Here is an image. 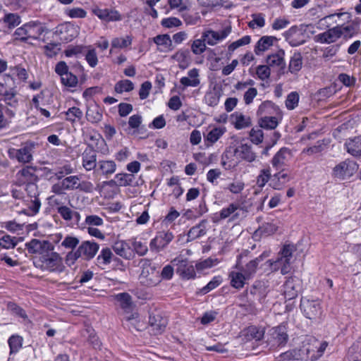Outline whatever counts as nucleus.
<instances>
[{"mask_svg": "<svg viewBox=\"0 0 361 361\" xmlns=\"http://www.w3.org/2000/svg\"><path fill=\"white\" fill-rule=\"evenodd\" d=\"M113 253L110 248H102L100 253L97 257V265L99 267H104L111 262Z\"/></svg>", "mask_w": 361, "mask_h": 361, "instance_id": "obj_49", "label": "nucleus"}, {"mask_svg": "<svg viewBox=\"0 0 361 361\" xmlns=\"http://www.w3.org/2000/svg\"><path fill=\"white\" fill-rule=\"evenodd\" d=\"M180 83L183 85V89L188 87H195L200 83L199 79V70L197 68H192L188 72L187 77H183L180 80Z\"/></svg>", "mask_w": 361, "mask_h": 361, "instance_id": "obj_32", "label": "nucleus"}, {"mask_svg": "<svg viewBox=\"0 0 361 361\" xmlns=\"http://www.w3.org/2000/svg\"><path fill=\"white\" fill-rule=\"evenodd\" d=\"M228 278L231 281V286L238 290L243 288L246 281L250 280L245 277L244 273L240 270L231 271L228 274Z\"/></svg>", "mask_w": 361, "mask_h": 361, "instance_id": "obj_36", "label": "nucleus"}, {"mask_svg": "<svg viewBox=\"0 0 361 361\" xmlns=\"http://www.w3.org/2000/svg\"><path fill=\"white\" fill-rule=\"evenodd\" d=\"M357 164L351 160L343 161L337 164L333 170V175L339 179H345L352 176L357 170Z\"/></svg>", "mask_w": 361, "mask_h": 361, "instance_id": "obj_12", "label": "nucleus"}, {"mask_svg": "<svg viewBox=\"0 0 361 361\" xmlns=\"http://www.w3.org/2000/svg\"><path fill=\"white\" fill-rule=\"evenodd\" d=\"M33 264L44 271L61 273L65 269L62 257L59 253L51 251L44 257H35Z\"/></svg>", "mask_w": 361, "mask_h": 361, "instance_id": "obj_3", "label": "nucleus"}, {"mask_svg": "<svg viewBox=\"0 0 361 361\" xmlns=\"http://www.w3.org/2000/svg\"><path fill=\"white\" fill-rule=\"evenodd\" d=\"M231 27H226L219 31H214L212 30H205L202 34L206 43L210 46L216 44L219 42L224 39L231 33Z\"/></svg>", "mask_w": 361, "mask_h": 361, "instance_id": "obj_16", "label": "nucleus"}, {"mask_svg": "<svg viewBox=\"0 0 361 361\" xmlns=\"http://www.w3.org/2000/svg\"><path fill=\"white\" fill-rule=\"evenodd\" d=\"M269 256V252H264L255 259H252L249 262H247L245 267H239V264L238 263H237L236 268L242 271L245 275L246 278L250 279L256 274L259 264Z\"/></svg>", "mask_w": 361, "mask_h": 361, "instance_id": "obj_20", "label": "nucleus"}, {"mask_svg": "<svg viewBox=\"0 0 361 361\" xmlns=\"http://www.w3.org/2000/svg\"><path fill=\"white\" fill-rule=\"evenodd\" d=\"M283 294L287 300H292L297 297L298 290L293 279H288L283 286Z\"/></svg>", "mask_w": 361, "mask_h": 361, "instance_id": "obj_43", "label": "nucleus"}, {"mask_svg": "<svg viewBox=\"0 0 361 361\" xmlns=\"http://www.w3.org/2000/svg\"><path fill=\"white\" fill-rule=\"evenodd\" d=\"M226 132L225 126H215L212 128L207 135H204L207 145H212L216 143Z\"/></svg>", "mask_w": 361, "mask_h": 361, "instance_id": "obj_34", "label": "nucleus"}, {"mask_svg": "<svg viewBox=\"0 0 361 361\" xmlns=\"http://www.w3.org/2000/svg\"><path fill=\"white\" fill-rule=\"evenodd\" d=\"M25 191L26 198L21 203L23 207L20 212L29 216H34L39 213L42 205L39 198L38 187L37 185H30Z\"/></svg>", "mask_w": 361, "mask_h": 361, "instance_id": "obj_4", "label": "nucleus"}, {"mask_svg": "<svg viewBox=\"0 0 361 361\" xmlns=\"http://www.w3.org/2000/svg\"><path fill=\"white\" fill-rule=\"evenodd\" d=\"M290 180V178L286 173L281 171L271 176L269 186L274 190L283 189L286 184Z\"/></svg>", "mask_w": 361, "mask_h": 361, "instance_id": "obj_35", "label": "nucleus"}, {"mask_svg": "<svg viewBox=\"0 0 361 361\" xmlns=\"http://www.w3.org/2000/svg\"><path fill=\"white\" fill-rule=\"evenodd\" d=\"M207 220L203 219L198 224L192 226L188 232V241H192L200 237H202L207 233Z\"/></svg>", "mask_w": 361, "mask_h": 361, "instance_id": "obj_31", "label": "nucleus"}, {"mask_svg": "<svg viewBox=\"0 0 361 361\" xmlns=\"http://www.w3.org/2000/svg\"><path fill=\"white\" fill-rule=\"evenodd\" d=\"M130 243L131 247H133V250H134L139 256H144L147 254L148 247L146 243L137 240L135 238L130 239Z\"/></svg>", "mask_w": 361, "mask_h": 361, "instance_id": "obj_55", "label": "nucleus"}, {"mask_svg": "<svg viewBox=\"0 0 361 361\" xmlns=\"http://www.w3.org/2000/svg\"><path fill=\"white\" fill-rule=\"evenodd\" d=\"M92 13L106 23L119 21L122 19L120 13L115 9L101 8L96 6L92 8Z\"/></svg>", "mask_w": 361, "mask_h": 361, "instance_id": "obj_17", "label": "nucleus"}, {"mask_svg": "<svg viewBox=\"0 0 361 361\" xmlns=\"http://www.w3.org/2000/svg\"><path fill=\"white\" fill-rule=\"evenodd\" d=\"M230 122L236 130H241L251 126V119L250 116L244 115L243 113L235 111L231 114Z\"/></svg>", "mask_w": 361, "mask_h": 361, "instance_id": "obj_27", "label": "nucleus"}, {"mask_svg": "<svg viewBox=\"0 0 361 361\" xmlns=\"http://www.w3.org/2000/svg\"><path fill=\"white\" fill-rule=\"evenodd\" d=\"M342 36L340 26L337 25L326 31L319 33L314 37V41L322 44H331L335 42Z\"/></svg>", "mask_w": 361, "mask_h": 361, "instance_id": "obj_21", "label": "nucleus"}, {"mask_svg": "<svg viewBox=\"0 0 361 361\" xmlns=\"http://www.w3.org/2000/svg\"><path fill=\"white\" fill-rule=\"evenodd\" d=\"M37 144L33 141H27L20 148H10L8 154L11 159L16 160L18 162L26 164L31 163L33 160V154Z\"/></svg>", "mask_w": 361, "mask_h": 361, "instance_id": "obj_6", "label": "nucleus"}, {"mask_svg": "<svg viewBox=\"0 0 361 361\" xmlns=\"http://www.w3.org/2000/svg\"><path fill=\"white\" fill-rule=\"evenodd\" d=\"M222 280L221 276H214L205 286H204L201 290L200 292L202 294H206L211 290H214L216 287H218Z\"/></svg>", "mask_w": 361, "mask_h": 361, "instance_id": "obj_63", "label": "nucleus"}, {"mask_svg": "<svg viewBox=\"0 0 361 361\" xmlns=\"http://www.w3.org/2000/svg\"><path fill=\"white\" fill-rule=\"evenodd\" d=\"M349 361H361V349L358 346H351L348 353Z\"/></svg>", "mask_w": 361, "mask_h": 361, "instance_id": "obj_64", "label": "nucleus"}, {"mask_svg": "<svg viewBox=\"0 0 361 361\" xmlns=\"http://www.w3.org/2000/svg\"><path fill=\"white\" fill-rule=\"evenodd\" d=\"M271 178L270 168L263 169L257 177L256 185L258 188H262L269 181H271Z\"/></svg>", "mask_w": 361, "mask_h": 361, "instance_id": "obj_51", "label": "nucleus"}, {"mask_svg": "<svg viewBox=\"0 0 361 361\" xmlns=\"http://www.w3.org/2000/svg\"><path fill=\"white\" fill-rule=\"evenodd\" d=\"M234 156L241 161L252 162L256 159V153L253 151L251 145L240 143L234 149Z\"/></svg>", "mask_w": 361, "mask_h": 361, "instance_id": "obj_19", "label": "nucleus"}, {"mask_svg": "<svg viewBox=\"0 0 361 361\" xmlns=\"http://www.w3.org/2000/svg\"><path fill=\"white\" fill-rule=\"evenodd\" d=\"M305 350L307 353L308 351L305 349H293L292 350L286 351L279 355L278 361H295L302 360L305 358L303 355Z\"/></svg>", "mask_w": 361, "mask_h": 361, "instance_id": "obj_39", "label": "nucleus"}, {"mask_svg": "<svg viewBox=\"0 0 361 361\" xmlns=\"http://www.w3.org/2000/svg\"><path fill=\"white\" fill-rule=\"evenodd\" d=\"M61 83L68 87H76L78 83V79L76 75L68 72L61 78Z\"/></svg>", "mask_w": 361, "mask_h": 361, "instance_id": "obj_60", "label": "nucleus"}, {"mask_svg": "<svg viewBox=\"0 0 361 361\" xmlns=\"http://www.w3.org/2000/svg\"><path fill=\"white\" fill-rule=\"evenodd\" d=\"M99 250V245L94 240L82 241L75 250L68 252L65 262L68 267L73 265L79 258L86 261L92 259Z\"/></svg>", "mask_w": 361, "mask_h": 361, "instance_id": "obj_1", "label": "nucleus"}, {"mask_svg": "<svg viewBox=\"0 0 361 361\" xmlns=\"http://www.w3.org/2000/svg\"><path fill=\"white\" fill-rule=\"evenodd\" d=\"M61 245L64 248L71 250V251L75 250L80 245V240L75 236L68 235L62 240Z\"/></svg>", "mask_w": 361, "mask_h": 361, "instance_id": "obj_54", "label": "nucleus"}, {"mask_svg": "<svg viewBox=\"0 0 361 361\" xmlns=\"http://www.w3.org/2000/svg\"><path fill=\"white\" fill-rule=\"evenodd\" d=\"M206 42L201 36L200 39H195L191 43V51L195 55H200L206 50Z\"/></svg>", "mask_w": 361, "mask_h": 361, "instance_id": "obj_57", "label": "nucleus"}, {"mask_svg": "<svg viewBox=\"0 0 361 361\" xmlns=\"http://www.w3.org/2000/svg\"><path fill=\"white\" fill-rule=\"evenodd\" d=\"M115 178L117 180L118 187H126L133 185L135 176L133 174L122 173H117Z\"/></svg>", "mask_w": 361, "mask_h": 361, "instance_id": "obj_52", "label": "nucleus"}, {"mask_svg": "<svg viewBox=\"0 0 361 361\" xmlns=\"http://www.w3.org/2000/svg\"><path fill=\"white\" fill-rule=\"evenodd\" d=\"M14 117L11 110H8L3 104H0V130L8 127Z\"/></svg>", "mask_w": 361, "mask_h": 361, "instance_id": "obj_41", "label": "nucleus"}, {"mask_svg": "<svg viewBox=\"0 0 361 361\" xmlns=\"http://www.w3.org/2000/svg\"><path fill=\"white\" fill-rule=\"evenodd\" d=\"M271 339L275 344L284 345L288 341L287 330L284 325H279L270 330Z\"/></svg>", "mask_w": 361, "mask_h": 361, "instance_id": "obj_28", "label": "nucleus"}, {"mask_svg": "<svg viewBox=\"0 0 361 361\" xmlns=\"http://www.w3.org/2000/svg\"><path fill=\"white\" fill-rule=\"evenodd\" d=\"M171 59L178 63L180 69H186L192 62L190 51L188 49L182 48L178 49Z\"/></svg>", "mask_w": 361, "mask_h": 361, "instance_id": "obj_25", "label": "nucleus"}, {"mask_svg": "<svg viewBox=\"0 0 361 361\" xmlns=\"http://www.w3.org/2000/svg\"><path fill=\"white\" fill-rule=\"evenodd\" d=\"M132 43V39L130 37L127 36L126 38L116 37L111 41V49L110 52H112L113 48L123 49L129 47Z\"/></svg>", "mask_w": 361, "mask_h": 361, "instance_id": "obj_58", "label": "nucleus"}, {"mask_svg": "<svg viewBox=\"0 0 361 361\" xmlns=\"http://www.w3.org/2000/svg\"><path fill=\"white\" fill-rule=\"evenodd\" d=\"M154 42L158 47V51L160 52H169L174 49L172 39L167 34L157 35L153 39Z\"/></svg>", "mask_w": 361, "mask_h": 361, "instance_id": "obj_30", "label": "nucleus"}, {"mask_svg": "<svg viewBox=\"0 0 361 361\" xmlns=\"http://www.w3.org/2000/svg\"><path fill=\"white\" fill-rule=\"evenodd\" d=\"M23 338L18 335H12L8 340L10 348V354L16 353L20 350L23 345Z\"/></svg>", "mask_w": 361, "mask_h": 361, "instance_id": "obj_50", "label": "nucleus"}, {"mask_svg": "<svg viewBox=\"0 0 361 361\" xmlns=\"http://www.w3.org/2000/svg\"><path fill=\"white\" fill-rule=\"evenodd\" d=\"M300 309L305 317L311 320L319 319L323 312L320 300L306 298L301 299Z\"/></svg>", "mask_w": 361, "mask_h": 361, "instance_id": "obj_9", "label": "nucleus"}, {"mask_svg": "<svg viewBox=\"0 0 361 361\" xmlns=\"http://www.w3.org/2000/svg\"><path fill=\"white\" fill-rule=\"evenodd\" d=\"M252 20L248 23V26L250 28L263 27L265 25L264 16L262 13L253 14L252 16Z\"/></svg>", "mask_w": 361, "mask_h": 361, "instance_id": "obj_61", "label": "nucleus"}, {"mask_svg": "<svg viewBox=\"0 0 361 361\" xmlns=\"http://www.w3.org/2000/svg\"><path fill=\"white\" fill-rule=\"evenodd\" d=\"M16 94V92L13 89L6 90L4 87V84L0 82V102H4L3 105L8 110H11L14 116H16L18 106V99Z\"/></svg>", "mask_w": 361, "mask_h": 361, "instance_id": "obj_11", "label": "nucleus"}, {"mask_svg": "<svg viewBox=\"0 0 361 361\" xmlns=\"http://www.w3.org/2000/svg\"><path fill=\"white\" fill-rule=\"evenodd\" d=\"M116 305L122 310L124 319L135 325L138 322V313L135 311L132 297L128 293H120L114 295Z\"/></svg>", "mask_w": 361, "mask_h": 361, "instance_id": "obj_5", "label": "nucleus"}, {"mask_svg": "<svg viewBox=\"0 0 361 361\" xmlns=\"http://www.w3.org/2000/svg\"><path fill=\"white\" fill-rule=\"evenodd\" d=\"M171 262L178 267L177 271L183 279L190 280L195 278V267L193 265L189 264L186 259L176 257Z\"/></svg>", "mask_w": 361, "mask_h": 361, "instance_id": "obj_15", "label": "nucleus"}, {"mask_svg": "<svg viewBox=\"0 0 361 361\" xmlns=\"http://www.w3.org/2000/svg\"><path fill=\"white\" fill-rule=\"evenodd\" d=\"M25 245L30 253L38 254L39 257H44L54 249V245L49 241L38 239H32Z\"/></svg>", "mask_w": 361, "mask_h": 361, "instance_id": "obj_13", "label": "nucleus"}, {"mask_svg": "<svg viewBox=\"0 0 361 361\" xmlns=\"http://www.w3.org/2000/svg\"><path fill=\"white\" fill-rule=\"evenodd\" d=\"M134 89V84L129 80H122L117 82L114 90L117 93L128 92Z\"/></svg>", "mask_w": 361, "mask_h": 361, "instance_id": "obj_56", "label": "nucleus"}, {"mask_svg": "<svg viewBox=\"0 0 361 361\" xmlns=\"http://www.w3.org/2000/svg\"><path fill=\"white\" fill-rule=\"evenodd\" d=\"M259 126L267 130L275 129L278 124V120L275 116H264L259 121Z\"/></svg>", "mask_w": 361, "mask_h": 361, "instance_id": "obj_53", "label": "nucleus"}, {"mask_svg": "<svg viewBox=\"0 0 361 361\" xmlns=\"http://www.w3.org/2000/svg\"><path fill=\"white\" fill-rule=\"evenodd\" d=\"M244 335L247 340L260 341L264 337V330L261 327L250 326L245 330Z\"/></svg>", "mask_w": 361, "mask_h": 361, "instance_id": "obj_45", "label": "nucleus"}, {"mask_svg": "<svg viewBox=\"0 0 361 361\" xmlns=\"http://www.w3.org/2000/svg\"><path fill=\"white\" fill-rule=\"evenodd\" d=\"M56 210L61 218L65 221H70L73 219L78 221L80 219V214L78 212L73 211L65 205L59 206V207L56 208Z\"/></svg>", "mask_w": 361, "mask_h": 361, "instance_id": "obj_46", "label": "nucleus"}, {"mask_svg": "<svg viewBox=\"0 0 361 361\" xmlns=\"http://www.w3.org/2000/svg\"><path fill=\"white\" fill-rule=\"evenodd\" d=\"M113 250L117 255L125 259H130L134 257V252L130 246V240L128 241H116L113 245Z\"/></svg>", "mask_w": 361, "mask_h": 361, "instance_id": "obj_24", "label": "nucleus"}, {"mask_svg": "<svg viewBox=\"0 0 361 361\" xmlns=\"http://www.w3.org/2000/svg\"><path fill=\"white\" fill-rule=\"evenodd\" d=\"M140 281L146 286H155L161 282L159 272L147 259L142 260V271Z\"/></svg>", "mask_w": 361, "mask_h": 361, "instance_id": "obj_7", "label": "nucleus"}, {"mask_svg": "<svg viewBox=\"0 0 361 361\" xmlns=\"http://www.w3.org/2000/svg\"><path fill=\"white\" fill-rule=\"evenodd\" d=\"M116 170V164L113 160H99L97 162L94 174L101 175L108 178L115 173Z\"/></svg>", "mask_w": 361, "mask_h": 361, "instance_id": "obj_23", "label": "nucleus"}, {"mask_svg": "<svg viewBox=\"0 0 361 361\" xmlns=\"http://www.w3.org/2000/svg\"><path fill=\"white\" fill-rule=\"evenodd\" d=\"M66 120L71 122V123H75L79 122L82 116L83 112L78 107L73 106L69 108L66 112Z\"/></svg>", "mask_w": 361, "mask_h": 361, "instance_id": "obj_48", "label": "nucleus"}, {"mask_svg": "<svg viewBox=\"0 0 361 361\" xmlns=\"http://www.w3.org/2000/svg\"><path fill=\"white\" fill-rule=\"evenodd\" d=\"M37 168L32 166H25L17 171L15 175V183L20 187L25 185V189H28L30 185H37V176L35 172Z\"/></svg>", "mask_w": 361, "mask_h": 361, "instance_id": "obj_8", "label": "nucleus"}, {"mask_svg": "<svg viewBox=\"0 0 361 361\" xmlns=\"http://www.w3.org/2000/svg\"><path fill=\"white\" fill-rule=\"evenodd\" d=\"M345 145L349 154L354 157H361V136L349 140Z\"/></svg>", "mask_w": 361, "mask_h": 361, "instance_id": "obj_40", "label": "nucleus"}, {"mask_svg": "<svg viewBox=\"0 0 361 361\" xmlns=\"http://www.w3.org/2000/svg\"><path fill=\"white\" fill-rule=\"evenodd\" d=\"M78 180V176H70L62 179V182L66 190H77Z\"/></svg>", "mask_w": 361, "mask_h": 361, "instance_id": "obj_59", "label": "nucleus"}, {"mask_svg": "<svg viewBox=\"0 0 361 361\" xmlns=\"http://www.w3.org/2000/svg\"><path fill=\"white\" fill-rule=\"evenodd\" d=\"M171 232L160 231L149 242V249L153 252L162 251L173 239Z\"/></svg>", "mask_w": 361, "mask_h": 361, "instance_id": "obj_10", "label": "nucleus"}, {"mask_svg": "<svg viewBox=\"0 0 361 361\" xmlns=\"http://www.w3.org/2000/svg\"><path fill=\"white\" fill-rule=\"evenodd\" d=\"M295 250L293 245H284L279 252L276 260H267V263L269 264L271 271H280L283 275L290 273L292 269L293 255Z\"/></svg>", "mask_w": 361, "mask_h": 361, "instance_id": "obj_2", "label": "nucleus"}, {"mask_svg": "<svg viewBox=\"0 0 361 361\" xmlns=\"http://www.w3.org/2000/svg\"><path fill=\"white\" fill-rule=\"evenodd\" d=\"M240 212H243V211L239 204L231 203L226 207H224L221 209L219 216L221 219L231 217V219L234 221L240 216Z\"/></svg>", "mask_w": 361, "mask_h": 361, "instance_id": "obj_29", "label": "nucleus"}, {"mask_svg": "<svg viewBox=\"0 0 361 361\" xmlns=\"http://www.w3.org/2000/svg\"><path fill=\"white\" fill-rule=\"evenodd\" d=\"M82 164L86 171L95 170L97 166V153L92 147H87L82 154Z\"/></svg>", "mask_w": 361, "mask_h": 361, "instance_id": "obj_22", "label": "nucleus"}, {"mask_svg": "<svg viewBox=\"0 0 361 361\" xmlns=\"http://www.w3.org/2000/svg\"><path fill=\"white\" fill-rule=\"evenodd\" d=\"M3 23L8 30H13L21 23L20 16L16 13H6L2 19Z\"/></svg>", "mask_w": 361, "mask_h": 361, "instance_id": "obj_44", "label": "nucleus"}, {"mask_svg": "<svg viewBox=\"0 0 361 361\" xmlns=\"http://www.w3.org/2000/svg\"><path fill=\"white\" fill-rule=\"evenodd\" d=\"M168 324L167 319L159 314H151L149 317V331L153 335L161 334Z\"/></svg>", "mask_w": 361, "mask_h": 361, "instance_id": "obj_18", "label": "nucleus"}, {"mask_svg": "<svg viewBox=\"0 0 361 361\" xmlns=\"http://www.w3.org/2000/svg\"><path fill=\"white\" fill-rule=\"evenodd\" d=\"M102 110L97 104L93 102L88 104L86 111V118L88 121L97 123L102 121Z\"/></svg>", "mask_w": 361, "mask_h": 361, "instance_id": "obj_33", "label": "nucleus"}, {"mask_svg": "<svg viewBox=\"0 0 361 361\" xmlns=\"http://www.w3.org/2000/svg\"><path fill=\"white\" fill-rule=\"evenodd\" d=\"M302 67V56L300 52H294L291 56L289 64L288 71L292 74H297Z\"/></svg>", "mask_w": 361, "mask_h": 361, "instance_id": "obj_42", "label": "nucleus"}, {"mask_svg": "<svg viewBox=\"0 0 361 361\" xmlns=\"http://www.w3.org/2000/svg\"><path fill=\"white\" fill-rule=\"evenodd\" d=\"M276 40L277 38L274 36L262 37L257 42L255 47V54L259 55L261 53L268 50L273 45L274 42Z\"/></svg>", "mask_w": 361, "mask_h": 361, "instance_id": "obj_38", "label": "nucleus"}, {"mask_svg": "<svg viewBox=\"0 0 361 361\" xmlns=\"http://www.w3.org/2000/svg\"><path fill=\"white\" fill-rule=\"evenodd\" d=\"M256 74L261 80H268L271 75L270 67L267 65H259L256 68Z\"/></svg>", "mask_w": 361, "mask_h": 361, "instance_id": "obj_62", "label": "nucleus"}, {"mask_svg": "<svg viewBox=\"0 0 361 361\" xmlns=\"http://www.w3.org/2000/svg\"><path fill=\"white\" fill-rule=\"evenodd\" d=\"M27 29L28 37L32 39H37L44 32L45 29L42 24L39 21H30L25 23Z\"/></svg>", "mask_w": 361, "mask_h": 361, "instance_id": "obj_37", "label": "nucleus"}, {"mask_svg": "<svg viewBox=\"0 0 361 361\" xmlns=\"http://www.w3.org/2000/svg\"><path fill=\"white\" fill-rule=\"evenodd\" d=\"M293 157L291 150L288 147H281L272 157L271 164L276 170L283 171V169Z\"/></svg>", "mask_w": 361, "mask_h": 361, "instance_id": "obj_14", "label": "nucleus"}, {"mask_svg": "<svg viewBox=\"0 0 361 361\" xmlns=\"http://www.w3.org/2000/svg\"><path fill=\"white\" fill-rule=\"evenodd\" d=\"M285 51L283 49H279L276 53L269 55L267 57V64L269 67L278 66L280 67L281 73H285L286 62L284 59Z\"/></svg>", "mask_w": 361, "mask_h": 361, "instance_id": "obj_26", "label": "nucleus"}, {"mask_svg": "<svg viewBox=\"0 0 361 361\" xmlns=\"http://www.w3.org/2000/svg\"><path fill=\"white\" fill-rule=\"evenodd\" d=\"M221 97V94L216 88L209 90L204 97V102L209 106H216L218 105Z\"/></svg>", "mask_w": 361, "mask_h": 361, "instance_id": "obj_47", "label": "nucleus"}]
</instances>
